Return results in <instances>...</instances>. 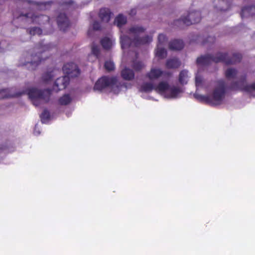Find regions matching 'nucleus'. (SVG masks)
Instances as JSON below:
<instances>
[{"instance_id":"nucleus-5","label":"nucleus","mask_w":255,"mask_h":255,"mask_svg":"<svg viewBox=\"0 0 255 255\" xmlns=\"http://www.w3.org/2000/svg\"><path fill=\"white\" fill-rule=\"evenodd\" d=\"M51 93L52 90L50 89L41 90L36 88H31L28 89L27 92V95L35 106H38L41 101L48 103L50 100Z\"/></svg>"},{"instance_id":"nucleus-36","label":"nucleus","mask_w":255,"mask_h":255,"mask_svg":"<svg viewBox=\"0 0 255 255\" xmlns=\"http://www.w3.org/2000/svg\"><path fill=\"white\" fill-rule=\"evenodd\" d=\"M29 33L33 35L35 34L41 35L42 33V30L39 27H34L30 29Z\"/></svg>"},{"instance_id":"nucleus-15","label":"nucleus","mask_w":255,"mask_h":255,"mask_svg":"<svg viewBox=\"0 0 255 255\" xmlns=\"http://www.w3.org/2000/svg\"><path fill=\"white\" fill-rule=\"evenodd\" d=\"M184 46V42L180 39H174L169 43V48L172 50H180Z\"/></svg>"},{"instance_id":"nucleus-31","label":"nucleus","mask_w":255,"mask_h":255,"mask_svg":"<svg viewBox=\"0 0 255 255\" xmlns=\"http://www.w3.org/2000/svg\"><path fill=\"white\" fill-rule=\"evenodd\" d=\"M52 71L47 72L43 74L42 79L44 82H47L51 80L54 76L53 74H52Z\"/></svg>"},{"instance_id":"nucleus-40","label":"nucleus","mask_w":255,"mask_h":255,"mask_svg":"<svg viewBox=\"0 0 255 255\" xmlns=\"http://www.w3.org/2000/svg\"><path fill=\"white\" fill-rule=\"evenodd\" d=\"M74 1L72 0H66L62 2V4L64 5H70L73 4Z\"/></svg>"},{"instance_id":"nucleus-38","label":"nucleus","mask_w":255,"mask_h":255,"mask_svg":"<svg viewBox=\"0 0 255 255\" xmlns=\"http://www.w3.org/2000/svg\"><path fill=\"white\" fill-rule=\"evenodd\" d=\"M203 82L202 77L201 76H196L195 77V83L196 86L201 85Z\"/></svg>"},{"instance_id":"nucleus-41","label":"nucleus","mask_w":255,"mask_h":255,"mask_svg":"<svg viewBox=\"0 0 255 255\" xmlns=\"http://www.w3.org/2000/svg\"><path fill=\"white\" fill-rule=\"evenodd\" d=\"M130 14H135V10L134 9H132L130 10Z\"/></svg>"},{"instance_id":"nucleus-30","label":"nucleus","mask_w":255,"mask_h":255,"mask_svg":"<svg viewBox=\"0 0 255 255\" xmlns=\"http://www.w3.org/2000/svg\"><path fill=\"white\" fill-rule=\"evenodd\" d=\"M14 97L9 94V89H5L0 90V100Z\"/></svg>"},{"instance_id":"nucleus-1","label":"nucleus","mask_w":255,"mask_h":255,"mask_svg":"<svg viewBox=\"0 0 255 255\" xmlns=\"http://www.w3.org/2000/svg\"><path fill=\"white\" fill-rule=\"evenodd\" d=\"M146 28L138 25L131 26L128 30V33L133 36L131 39L126 35L121 36V46L123 48L129 47L132 45L135 47H138L141 45L149 43L152 40V37L149 35H145L143 37H139V35L145 32Z\"/></svg>"},{"instance_id":"nucleus-43","label":"nucleus","mask_w":255,"mask_h":255,"mask_svg":"<svg viewBox=\"0 0 255 255\" xmlns=\"http://www.w3.org/2000/svg\"><path fill=\"white\" fill-rule=\"evenodd\" d=\"M246 76H244L243 78V82H245L246 81Z\"/></svg>"},{"instance_id":"nucleus-22","label":"nucleus","mask_w":255,"mask_h":255,"mask_svg":"<svg viewBox=\"0 0 255 255\" xmlns=\"http://www.w3.org/2000/svg\"><path fill=\"white\" fill-rule=\"evenodd\" d=\"M140 91L146 93L151 92L153 90H155V85L150 82L144 83L141 86Z\"/></svg>"},{"instance_id":"nucleus-26","label":"nucleus","mask_w":255,"mask_h":255,"mask_svg":"<svg viewBox=\"0 0 255 255\" xmlns=\"http://www.w3.org/2000/svg\"><path fill=\"white\" fill-rule=\"evenodd\" d=\"M188 76V71L186 70H182L179 74V82L182 84H186L187 83Z\"/></svg>"},{"instance_id":"nucleus-16","label":"nucleus","mask_w":255,"mask_h":255,"mask_svg":"<svg viewBox=\"0 0 255 255\" xmlns=\"http://www.w3.org/2000/svg\"><path fill=\"white\" fill-rule=\"evenodd\" d=\"M121 76L125 80L130 81L134 78V71L127 67H125L121 71Z\"/></svg>"},{"instance_id":"nucleus-29","label":"nucleus","mask_w":255,"mask_h":255,"mask_svg":"<svg viewBox=\"0 0 255 255\" xmlns=\"http://www.w3.org/2000/svg\"><path fill=\"white\" fill-rule=\"evenodd\" d=\"M50 115L49 111L46 109L44 110L40 115L41 122L45 123L50 119Z\"/></svg>"},{"instance_id":"nucleus-21","label":"nucleus","mask_w":255,"mask_h":255,"mask_svg":"<svg viewBox=\"0 0 255 255\" xmlns=\"http://www.w3.org/2000/svg\"><path fill=\"white\" fill-rule=\"evenodd\" d=\"M155 55L159 59H164L167 56V51L165 48L161 47L160 46L157 45L156 49Z\"/></svg>"},{"instance_id":"nucleus-20","label":"nucleus","mask_w":255,"mask_h":255,"mask_svg":"<svg viewBox=\"0 0 255 255\" xmlns=\"http://www.w3.org/2000/svg\"><path fill=\"white\" fill-rule=\"evenodd\" d=\"M169 85L166 82H160L157 85H155V91L158 93H163L168 91Z\"/></svg>"},{"instance_id":"nucleus-33","label":"nucleus","mask_w":255,"mask_h":255,"mask_svg":"<svg viewBox=\"0 0 255 255\" xmlns=\"http://www.w3.org/2000/svg\"><path fill=\"white\" fill-rule=\"evenodd\" d=\"M105 68L108 71H112L115 69L114 63L111 61H107L104 64Z\"/></svg>"},{"instance_id":"nucleus-9","label":"nucleus","mask_w":255,"mask_h":255,"mask_svg":"<svg viewBox=\"0 0 255 255\" xmlns=\"http://www.w3.org/2000/svg\"><path fill=\"white\" fill-rule=\"evenodd\" d=\"M63 72L67 75L66 76L71 78L78 77L80 73V70L77 65L73 62L67 63L62 67Z\"/></svg>"},{"instance_id":"nucleus-6","label":"nucleus","mask_w":255,"mask_h":255,"mask_svg":"<svg viewBox=\"0 0 255 255\" xmlns=\"http://www.w3.org/2000/svg\"><path fill=\"white\" fill-rule=\"evenodd\" d=\"M110 88L114 93L119 91L118 79L115 77L103 76L96 82L94 89L101 91L106 88Z\"/></svg>"},{"instance_id":"nucleus-42","label":"nucleus","mask_w":255,"mask_h":255,"mask_svg":"<svg viewBox=\"0 0 255 255\" xmlns=\"http://www.w3.org/2000/svg\"><path fill=\"white\" fill-rule=\"evenodd\" d=\"M23 93H24V92L20 93H17L16 94V95L15 96L18 97V96L21 95L22 94H23Z\"/></svg>"},{"instance_id":"nucleus-7","label":"nucleus","mask_w":255,"mask_h":255,"mask_svg":"<svg viewBox=\"0 0 255 255\" xmlns=\"http://www.w3.org/2000/svg\"><path fill=\"white\" fill-rule=\"evenodd\" d=\"M201 14L199 11H193L189 12L186 16H182L180 19L174 21V24L178 26L185 25L189 26L200 21Z\"/></svg>"},{"instance_id":"nucleus-32","label":"nucleus","mask_w":255,"mask_h":255,"mask_svg":"<svg viewBox=\"0 0 255 255\" xmlns=\"http://www.w3.org/2000/svg\"><path fill=\"white\" fill-rule=\"evenodd\" d=\"M220 2L221 3V4L225 3L226 6L227 8H224L222 6H216V7L218 8L219 10L221 11H225L228 10L230 7V1L229 0H220Z\"/></svg>"},{"instance_id":"nucleus-10","label":"nucleus","mask_w":255,"mask_h":255,"mask_svg":"<svg viewBox=\"0 0 255 255\" xmlns=\"http://www.w3.org/2000/svg\"><path fill=\"white\" fill-rule=\"evenodd\" d=\"M228 89L231 90H240L248 93H251L252 91H255V82L241 87L239 86V81H235L232 83L231 86L228 88Z\"/></svg>"},{"instance_id":"nucleus-39","label":"nucleus","mask_w":255,"mask_h":255,"mask_svg":"<svg viewBox=\"0 0 255 255\" xmlns=\"http://www.w3.org/2000/svg\"><path fill=\"white\" fill-rule=\"evenodd\" d=\"M93 28L95 30H99L101 29V24L97 21H94L93 23Z\"/></svg>"},{"instance_id":"nucleus-3","label":"nucleus","mask_w":255,"mask_h":255,"mask_svg":"<svg viewBox=\"0 0 255 255\" xmlns=\"http://www.w3.org/2000/svg\"><path fill=\"white\" fill-rule=\"evenodd\" d=\"M216 86L212 92V98L209 96L195 94L194 97L199 101L213 106L221 104L226 93L227 88L224 80L221 79L216 81Z\"/></svg>"},{"instance_id":"nucleus-17","label":"nucleus","mask_w":255,"mask_h":255,"mask_svg":"<svg viewBox=\"0 0 255 255\" xmlns=\"http://www.w3.org/2000/svg\"><path fill=\"white\" fill-rule=\"evenodd\" d=\"M255 14V6L251 5L243 7L241 12L242 18L253 16Z\"/></svg>"},{"instance_id":"nucleus-24","label":"nucleus","mask_w":255,"mask_h":255,"mask_svg":"<svg viewBox=\"0 0 255 255\" xmlns=\"http://www.w3.org/2000/svg\"><path fill=\"white\" fill-rule=\"evenodd\" d=\"M131 67L135 71H140L144 67V64L140 61L135 59L132 61Z\"/></svg>"},{"instance_id":"nucleus-45","label":"nucleus","mask_w":255,"mask_h":255,"mask_svg":"<svg viewBox=\"0 0 255 255\" xmlns=\"http://www.w3.org/2000/svg\"><path fill=\"white\" fill-rule=\"evenodd\" d=\"M137 55H138V54H137V53H136L135 56H136V58L137 57Z\"/></svg>"},{"instance_id":"nucleus-4","label":"nucleus","mask_w":255,"mask_h":255,"mask_svg":"<svg viewBox=\"0 0 255 255\" xmlns=\"http://www.w3.org/2000/svg\"><path fill=\"white\" fill-rule=\"evenodd\" d=\"M17 13V12H13V16L14 19H18L27 23H35L39 25L49 22L50 18L46 15H37L31 12L25 14L22 13L18 14Z\"/></svg>"},{"instance_id":"nucleus-35","label":"nucleus","mask_w":255,"mask_h":255,"mask_svg":"<svg viewBox=\"0 0 255 255\" xmlns=\"http://www.w3.org/2000/svg\"><path fill=\"white\" fill-rule=\"evenodd\" d=\"M167 40V37L163 34H159L158 36V42L157 45L159 46H162L166 42Z\"/></svg>"},{"instance_id":"nucleus-37","label":"nucleus","mask_w":255,"mask_h":255,"mask_svg":"<svg viewBox=\"0 0 255 255\" xmlns=\"http://www.w3.org/2000/svg\"><path fill=\"white\" fill-rule=\"evenodd\" d=\"M215 37L214 36H208L203 41V44L204 45L207 43H214L215 41Z\"/></svg>"},{"instance_id":"nucleus-28","label":"nucleus","mask_w":255,"mask_h":255,"mask_svg":"<svg viewBox=\"0 0 255 255\" xmlns=\"http://www.w3.org/2000/svg\"><path fill=\"white\" fill-rule=\"evenodd\" d=\"M101 44L103 48L106 50H109L112 47V41L108 37H104L101 40Z\"/></svg>"},{"instance_id":"nucleus-8","label":"nucleus","mask_w":255,"mask_h":255,"mask_svg":"<svg viewBox=\"0 0 255 255\" xmlns=\"http://www.w3.org/2000/svg\"><path fill=\"white\" fill-rule=\"evenodd\" d=\"M50 45H45L43 46V50L40 52L35 54V55H32V59L30 62H27L26 63L21 65V66H27V68L30 70H34L38 64L42 61L43 59L40 56L42 52L46 50H49L50 49Z\"/></svg>"},{"instance_id":"nucleus-44","label":"nucleus","mask_w":255,"mask_h":255,"mask_svg":"<svg viewBox=\"0 0 255 255\" xmlns=\"http://www.w3.org/2000/svg\"><path fill=\"white\" fill-rule=\"evenodd\" d=\"M4 149V147H0V151L1 150H3Z\"/></svg>"},{"instance_id":"nucleus-25","label":"nucleus","mask_w":255,"mask_h":255,"mask_svg":"<svg viewBox=\"0 0 255 255\" xmlns=\"http://www.w3.org/2000/svg\"><path fill=\"white\" fill-rule=\"evenodd\" d=\"M238 74V71L233 68H228L225 72V76L226 78L229 79H233L236 77Z\"/></svg>"},{"instance_id":"nucleus-34","label":"nucleus","mask_w":255,"mask_h":255,"mask_svg":"<svg viewBox=\"0 0 255 255\" xmlns=\"http://www.w3.org/2000/svg\"><path fill=\"white\" fill-rule=\"evenodd\" d=\"M92 53L98 58L100 54V51L99 46L93 44L91 48Z\"/></svg>"},{"instance_id":"nucleus-23","label":"nucleus","mask_w":255,"mask_h":255,"mask_svg":"<svg viewBox=\"0 0 255 255\" xmlns=\"http://www.w3.org/2000/svg\"><path fill=\"white\" fill-rule=\"evenodd\" d=\"M127 17L122 14H119L115 18V22L117 25L121 27L127 23Z\"/></svg>"},{"instance_id":"nucleus-12","label":"nucleus","mask_w":255,"mask_h":255,"mask_svg":"<svg viewBox=\"0 0 255 255\" xmlns=\"http://www.w3.org/2000/svg\"><path fill=\"white\" fill-rule=\"evenodd\" d=\"M57 23L60 30L65 31L70 26V21L65 13H60L57 17Z\"/></svg>"},{"instance_id":"nucleus-18","label":"nucleus","mask_w":255,"mask_h":255,"mask_svg":"<svg viewBox=\"0 0 255 255\" xmlns=\"http://www.w3.org/2000/svg\"><path fill=\"white\" fill-rule=\"evenodd\" d=\"M166 67L168 69L178 68L181 65L180 60L176 58L169 59L166 61Z\"/></svg>"},{"instance_id":"nucleus-13","label":"nucleus","mask_w":255,"mask_h":255,"mask_svg":"<svg viewBox=\"0 0 255 255\" xmlns=\"http://www.w3.org/2000/svg\"><path fill=\"white\" fill-rule=\"evenodd\" d=\"M164 73V71L159 68H152L150 71L146 74V77L150 80H155L160 77Z\"/></svg>"},{"instance_id":"nucleus-27","label":"nucleus","mask_w":255,"mask_h":255,"mask_svg":"<svg viewBox=\"0 0 255 255\" xmlns=\"http://www.w3.org/2000/svg\"><path fill=\"white\" fill-rule=\"evenodd\" d=\"M71 98L69 94H65L58 100V103L60 105L66 106L71 103Z\"/></svg>"},{"instance_id":"nucleus-11","label":"nucleus","mask_w":255,"mask_h":255,"mask_svg":"<svg viewBox=\"0 0 255 255\" xmlns=\"http://www.w3.org/2000/svg\"><path fill=\"white\" fill-rule=\"evenodd\" d=\"M69 77L68 76H65L58 78L54 82L53 89L55 90L56 92L65 89L69 85Z\"/></svg>"},{"instance_id":"nucleus-2","label":"nucleus","mask_w":255,"mask_h":255,"mask_svg":"<svg viewBox=\"0 0 255 255\" xmlns=\"http://www.w3.org/2000/svg\"><path fill=\"white\" fill-rule=\"evenodd\" d=\"M242 58L240 53H235L231 58L227 53L218 52L215 56L212 54H206L198 57L196 63L198 65H208L213 62L216 63L223 62L226 65L234 64L240 62Z\"/></svg>"},{"instance_id":"nucleus-19","label":"nucleus","mask_w":255,"mask_h":255,"mask_svg":"<svg viewBox=\"0 0 255 255\" xmlns=\"http://www.w3.org/2000/svg\"><path fill=\"white\" fill-rule=\"evenodd\" d=\"M167 93V97L170 98H177L178 95L182 92L181 88L176 86L170 87Z\"/></svg>"},{"instance_id":"nucleus-14","label":"nucleus","mask_w":255,"mask_h":255,"mask_svg":"<svg viewBox=\"0 0 255 255\" xmlns=\"http://www.w3.org/2000/svg\"><path fill=\"white\" fill-rule=\"evenodd\" d=\"M112 14L109 8H102L100 10L99 16L102 21L108 23L110 20Z\"/></svg>"}]
</instances>
